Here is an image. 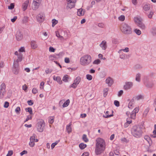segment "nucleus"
Listing matches in <instances>:
<instances>
[{"mask_svg": "<svg viewBox=\"0 0 156 156\" xmlns=\"http://www.w3.org/2000/svg\"><path fill=\"white\" fill-rule=\"evenodd\" d=\"M51 22L52 23V26L54 27L58 23V21L56 19H54L52 20Z\"/></svg>", "mask_w": 156, "mask_h": 156, "instance_id": "obj_32", "label": "nucleus"}, {"mask_svg": "<svg viewBox=\"0 0 156 156\" xmlns=\"http://www.w3.org/2000/svg\"><path fill=\"white\" fill-rule=\"evenodd\" d=\"M151 32L153 34V35H156V28H153L151 30Z\"/></svg>", "mask_w": 156, "mask_h": 156, "instance_id": "obj_62", "label": "nucleus"}, {"mask_svg": "<svg viewBox=\"0 0 156 156\" xmlns=\"http://www.w3.org/2000/svg\"><path fill=\"white\" fill-rule=\"evenodd\" d=\"M136 99L139 100L140 99H142L143 98V96L142 95H139L136 97Z\"/></svg>", "mask_w": 156, "mask_h": 156, "instance_id": "obj_47", "label": "nucleus"}, {"mask_svg": "<svg viewBox=\"0 0 156 156\" xmlns=\"http://www.w3.org/2000/svg\"><path fill=\"white\" fill-rule=\"evenodd\" d=\"M32 119V117L31 115H28L26 119L24 121V122H25L27 121H28L29 120L31 119Z\"/></svg>", "mask_w": 156, "mask_h": 156, "instance_id": "obj_60", "label": "nucleus"}, {"mask_svg": "<svg viewBox=\"0 0 156 156\" xmlns=\"http://www.w3.org/2000/svg\"><path fill=\"white\" fill-rule=\"evenodd\" d=\"M19 53H21L22 52H25V49L24 47H22L19 48L17 51Z\"/></svg>", "mask_w": 156, "mask_h": 156, "instance_id": "obj_37", "label": "nucleus"}, {"mask_svg": "<svg viewBox=\"0 0 156 156\" xmlns=\"http://www.w3.org/2000/svg\"><path fill=\"white\" fill-rule=\"evenodd\" d=\"M37 21L40 22H41L43 21L44 20V16L43 13H40L39 14L37 17Z\"/></svg>", "mask_w": 156, "mask_h": 156, "instance_id": "obj_16", "label": "nucleus"}, {"mask_svg": "<svg viewBox=\"0 0 156 156\" xmlns=\"http://www.w3.org/2000/svg\"><path fill=\"white\" fill-rule=\"evenodd\" d=\"M143 9L145 11H148L150 9V5H145L143 7Z\"/></svg>", "mask_w": 156, "mask_h": 156, "instance_id": "obj_31", "label": "nucleus"}, {"mask_svg": "<svg viewBox=\"0 0 156 156\" xmlns=\"http://www.w3.org/2000/svg\"><path fill=\"white\" fill-rule=\"evenodd\" d=\"M81 80V79L80 77H77L74 81L73 83L77 84V85L80 82Z\"/></svg>", "mask_w": 156, "mask_h": 156, "instance_id": "obj_24", "label": "nucleus"}, {"mask_svg": "<svg viewBox=\"0 0 156 156\" xmlns=\"http://www.w3.org/2000/svg\"><path fill=\"white\" fill-rule=\"evenodd\" d=\"M150 108L149 107L146 108L144 111L143 114V117H146L149 111Z\"/></svg>", "mask_w": 156, "mask_h": 156, "instance_id": "obj_25", "label": "nucleus"}, {"mask_svg": "<svg viewBox=\"0 0 156 156\" xmlns=\"http://www.w3.org/2000/svg\"><path fill=\"white\" fill-rule=\"evenodd\" d=\"M101 62V61L99 59H97L95 60L93 62V64H94L98 65Z\"/></svg>", "mask_w": 156, "mask_h": 156, "instance_id": "obj_45", "label": "nucleus"}, {"mask_svg": "<svg viewBox=\"0 0 156 156\" xmlns=\"http://www.w3.org/2000/svg\"><path fill=\"white\" fill-rule=\"evenodd\" d=\"M79 147L81 149H83L86 147L87 145L83 143H81L79 144Z\"/></svg>", "mask_w": 156, "mask_h": 156, "instance_id": "obj_35", "label": "nucleus"}, {"mask_svg": "<svg viewBox=\"0 0 156 156\" xmlns=\"http://www.w3.org/2000/svg\"><path fill=\"white\" fill-rule=\"evenodd\" d=\"M144 138L149 143V146H151L152 144V141L151 138L148 135H145L144 136Z\"/></svg>", "mask_w": 156, "mask_h": 156, "instance_id": "obj_18", "label": "nucleus"}, {"mask_svg": "<svg viewBox=\"0 0 156 156\" xmlns=\"http://www.w3.org/2000/svg\"><path fill=\"white\" fill-rule=\"evenodd\" d=\"M93 78L92 76L90 74H87L86 75V78L88 80H91Z\"/></svg>", "mask_w": 156, "mask_h": 156, "instance_id": "obj_46", "label": "nucleus"}, {"mask_svg": "<svg viewBox=\"0 0 156 156\" xmlns=\"http://www.w3.org/2000/svg\"><path fill=\"white\" fill-rule=\"evenodd\" d=\"M14 54L17 56V59L15 61H14V63L18 64L19 62H21L23 58V55L22 53H19L17 51H16L14 53Z\"/></svg>", "mask_w": 156, "mask_h": 156, "instance_id": "obj_9", "label": "nucleus"}, {"mask_svg": "<svg viewBox=\"0 0 156 156\" xmlns=\"http://www.w3.org/2000/svg\"><path fill=\"white\" fill-rule=\"evenodd\" d=\"M132 134L136 138L140 137L142 135V131L141 127L140 126H134L131 130Z\"/></svg>", "mask_w": 156, "mask_h": 156, "instance_id": "obj_3", "label": "nucleus"}, {"mask_svg": "<svg viewBox=\"0 0 156 156\" xmlns=\"http://www.w3.org/2000/svg\"><path fill=\"white\" fill-rule=\"evenodd\" d=\"M71 123H70L69 125L66 126V130L68 133H69L72 132V128L71 126Z\"/></svg>", "mask_w": 156, "mask_h": 156, "instance_id": "obj_23", "label": "nucleus"}, {"mask_svg": "<svg viewBox=\"0 0 156 156\" xmlns=\"http://www.w3.org/2000/svg\"><path fill=\"white\" fill-rule=\"evenodd\" d=\"M52 70L51 69H47L45 70V72L47 74L50 73L52 72Z\"/></svg>", "mask_w": 156, "mask_h": 156, "instance_id": "obj_61", "label": "nucleus"}, {"mask_svg": "<svg viewBox=\"0 0 156 156\" xmlns=\"http://www.w3.org/2000/svg\"><path fill=\"white\" fill-rule=\"evenodd\" d=\"M77 86V85L74 83H73L70 86H69L70 88H73L74 89L76 88Z\"/></svg>", "mask_w": 156, "mask_h": 156, "instance_id": "obj_52", "label": "nucleus"}, {"mask_svg": "<svg viewBox=\"0 0 156 156\" xmlns=\"http://www.w3.org/2000/svg\"><path fill=\"white\" fill-rule=\"evenodd\" d=\"M132 122L131 121H128L127 120L126 122L124 124V127L125 128H126L129 126V124L131 123Z\"/></svg>", "mask_w": 156, "mask_h": 156, "instance_id": "obj_41", "label": "nucleus"}, {"mask_svg": "<svg viewBox=\"0 0 156 156\" xmlns=\"http://www.w3.org/2000/svg\"><path fill=\"white\" fill-rule=\"evenodd\" d=\"M106 83L109 86H111L113 83V80L112 78L110 77H108L105 80Z\"/></svg>", "mask_w": 156, "mask_h": 156, "instance_id": "obj_15", "label": "nucleus"}, {"mask_svg": "<svg viewBox=\"0 0 156 156\" xmlns=\"http://www.w3.org/2000/svg\"><path fill=\"white\" fill-rule=\"evenodd\" d=\"M54 117L53 116H51L49 117L48 122L51 124L54 121Z\"/></svg>", "mask_w": 156, "mask_h": 156, "instance_id": "obj_39", "label": "nucleus"}, {"mask_svg": "<svg viewBox=\"0 0 156 156\" xmlns=\"http://www.w3.org/2000/svg\"><path fill=\"white\" fill-rule=\"evenodd\" d=\"M136 114V113L133 112V111H132V113L131 114V118L133 119H135V118Z\"/></svg>", "mask_w": 156, "mask_h": 156, "instance_id": "obj_53", "label": "nucleus"}, {"mask_svg": "<svg viewBox=\"0 0 156 156\" xmlns=\"http://www.w3.org/2000/svg\"><path fill=\"white\" fill-rule=\"evenodd\" d=\"M82 139L83 140L86 142H87L88 141V139L87 138L86 135L85 134H83V136Z\"/></svg>", "mask_w": 156, "mask_h": 156, "instance_id": "obj_42", "label": "nucleus"}, {"mask_svg": "<svg viewBox=\"0 0 156 156\" xmlns=\"http://www.w3.org/2000/svg\"><path fill=\"white\" fill-rule=\"evenodd\" d=\"M133 104L132 102L130 101L128 104V107L130 109H132L133 106Z\"/></svg>", "mask_w": 156, "mask_h": 156, "instance_id": "obj_54", "label": "nucleus"}, {"mask_svg": "<svg viewBox=\"0 0 156 156\" xmlns=\"http://www.w3.org/2000/svg\"><path fill=\"white\" fill-rule=\"evenodd\" d=\"M99 46L102 50H105L107 48L106 41L105 40L102 41Z\"/></svg>", "mask_w": 156, "mask_h": 156, "instance_id": "obj_17", "label": "nucleus"}, {"mask_svg": "<svg viewBox=\"0 0 156 156\" xmlns=\"http://www.w3.org/2000/svg\"><path fill=\"white\" fill-rule=\"evenodd\" d=\"M49 58L50 60L52 61L55 60L56 57L55 55H51L49 56Z\"/></svg>", "mask_w": 156, "mask_h": 156, "instance_id": "obj_50", "label": "nucleus"}, {"mask_svg": "<svg viewBox=\"0 0 156 156\" xmlns=\"http://www.w3.org/2000/svg\"><path fill=\"white\" fill-rule=\"evenodd\" d=\"M42 0H33L32 3V9L33 10H36L39 7Z\"/></svg>", "mask_w": 156, "mask_h": 156, "instance_id": "obj_7", "label": "nucleus"}, {"mask_svg": "<svg viewBox=\"0 0 156 156\" xmlns=\"http://www.w3.org/2000/svg\"><path fill=\"white\" fill-rule=\"evenodd\" d=\"M45 126V123L43 120L39 119L38 120L36 127L37 131L40 132H42Z\"/></svg>", "mask_w": 156, "mask_h": 156, "instance_id": "obj_5", "label": "nucleus"}, {"mask_svg": "<svg viewBox=\"0 0 156 156\" xmlns=\"http://www.w3.org/2000/svg\"><path fill=\"white\" fill-rule=\"evenodd\" d=\"M91 62V57L88 55H86L83 56L80 58V64L84 66L89 65Z\"/></svg>", "mask_w": 156, "mask_h": 156, "instance_id": "obj_2", "label": "nucleus"}, {"mask_svg": "<svg viewBox=\"0 0 156 156\" xmlns=\"http://www.w3.org/2000/svg\"><path fill=\"white\" fill-rule=\"evenodd\" d=\"M29 2V0H27L23 4L22 7L23 11H25L27 8Z\"/></svg>", "mask_w": 156, "mask_h": 156, "instance_id": "obj_19", "label": "nucleus"}, {"mask_svg": "<svg viewBox=\"0 0 156 156\" xmlns=\"http://www.w3.org/2000/svg\"><path fill=\"white\" fill-rule=\"evenodd\" d=\"M141 74L138 73L136 74V80L138 82H140V81Z\"/></svg>", "mask_w": 156, "mask_h": 156, "instance_id": "obj_28", "label": "nucleus"}, {"mask_svg": "<svg viewBox=\"0 0 156 156\" xmlns=\"http://www.w3.org/2000/svg\"><path fill=\"white\" fill-rule=\"evenodd\" d=\"M114 104L116 106L118 107L119 106V102L117 101H115Z\"/></svg>", "mask_w": 156, "mask_h": 156, "instance_id": "obj_64", "label": "nucleus"}, {"mask_svg": "<svg viewBox=\"0 0 156 156\" xmlns=\"http://www.w3.org/2000/svg\"><path fill=\"white\" fill-rule=\"evenodd\" d=\"M95 153L96 154L98 155L102 153L105 148V141L101 138H98L96 140Z\"/></svg>", "mask_w": 156, "mask_h": 156, "instance_id": "obj_1", "label": "nucleus"}, {"mask_svg": "<svg viewBox=\"0 0 156 156\" xmlns=\"http://www.w3.org/2000/svg\"><path fill=\"white\" fill-rule=\"evenodd\" d=\"M108 88H105L103 90V95L104 97H105L107 95L108 92Z\"/></svg>", "mask_w": 156, "mask_h": 156, "instance_id": "obj_38", "label": "nucleus"}, {"mask_svg": "<svg viewBox=\"0 0 156 156\" xmlns=\"http://www.w3.org/2000/svg\"><path fill=\"white\" fill-rule=\"evenodd\" d=\"M32 92L34 94H35L38 92L37 89L35 88H34L32 90Z\"/></svg>", "mask_w": 156, "mask_h": 156, "instance_id": "obj_55", "label": "nucleus"}, {"mask_svg": "<svg viewBox=\"0 0 156 156\" xmlns=\"http://www.w3.org/2000/svg\"><path fill=\"white\" fill-rule=\"evenodd\" d=\"M12 69L13 72L15 74L17 75L19 72V64L16 63H14Z\"/></svg>", "mask_w": 156, "mask_h": 156, "instance_id": "obj_12", "label": "nucleus"}, {"mask_svg": "<svg viewBox=\"0 0 156 156\" xmlns=\"http://www.w3.org/2000/svg\"><path fill=\"white\" fill-rule=\"evenodd\" d=\"M109 111H107L105 113V115H103V116L105 118H108V117H110L113 115L112 114L111 115H108Z\"/></svg>", "mask_w": 156, "mask_h": 156, "instance_id": "obj_36", "label": "nucleus"}, {"mask_svg": "<svg viewBox=\"0 0 156 156\" xmlns=\"http://www.w3.org/2000/svg\"><path fill=\"white\" fill-rule=\"evenodd\" d=\"M120 29L121 31L125 34H130L132 32L130 27L128 24L125 23L122 24Z\"/></svg>", "mask_w": 156, "mask_h": 156, "instance_id": "obj_4", "label": "nucleus"}, {"mask_svg": "<svg viewBox=\"0 0 156 156\" xmlns=\"http://www.w3.org/2000/svg\"><path fill=\"white\" fill-rule=\"evenodd\" d=\"M139 107H137L133 111V112H135L136 113H137L139 111Z\"/></svg>", "mask_w": 156, "mask_h": 156, "instance_id": "obj_59", "label": "nucleus"}, {"mask_svg": "<svg viewBox=\"0 0 156 156\" xmlns=\"http://www.w3.org/2000/svg\"><path fill=\"white\" fill-rule=\"evenodd\" d=\"M31 46L32 49H35L38 47L36 42L34 41H32L31 42Z\"/></svg>", "mask_w": 156, "mask_h": 156, "instance_id": "obj_22", "label": "nucleus"}, {"mask_svg": "<svg viewBox=\"0 0 156 156\" xmlns=\"http://www.w3.org/2000/svg\"><path fill=\"white\" fill-rule=\"evenodd\" d=\"M67 2L66 8L71 9L74 7L76 0H66Z\"/></svg>", "mask_w": 156, "mask_h": 156, "instance_id": "obj_10", "label": "nucleus"}, {"mask_svg": "<svg viewBox=\"0 0 156 156\" xmlns=\"http://www.w3.org/2000/svg\"><path fill=\"white\" fill-rule=\"evenodd\" d=\"M118 19L119 20L121 21H123L125 20V16L124 15H122L118 17Z\"/></svg>", "mask_w": 156, "mask_h": 156, "instance_id": "obj_43", "label": "nucleus"}, {"mask_svg": "<svg viewBox=\"0 0 156 156\" xmlns=\"http://www.w3.org/2000/svg\"><path fill=\"white\" fill-rule=\"evenodd\" d=\"M6 86L5 83H2L0 86V98H2L5 93Z\"/></svg>", "mask_w": 156, "mask_h": 156, "instance_id": "obj_8", "label": "nucleus"}, {"mask_svg": "<svg viewBox=\"0 0 156 156\" xmlns=\"http://www.w3.org/2000/svg\"><path fill=\"white\" fill-rule=\"evenodd\" d=\"M154 130L153 131V135H151V136L153 138H156V124L154 125Z\"/></svg>", "mask_w": 156, "mask_h": 156, "instance_id": "obj_29", "label": "nucleus"}, {"mask_svg": "<svg viewBox=\"0 0 156 156\" xmlns=\"http://www.w3.org/2000/svg\"><path fill=\"white\" fill-rule=\"evenodd\" d=\"M85 10L82 9H78L77 14L78 16H82L84 14Z\"/></svg>", "mask_w": 156, "mask_h": 156, "instance_id": "obj_20", "label": "nucleus"}, {"mask_svg": "<svg viewBox=\"0 0 156 156\" xmlns=\"http://www.w3.org/2000/svg\"><path fill=\"white\" fill-rule=\"evenodd\" d=\"M44 82H42L40 84V88L41 89H44Z\"/></svg>", "mask_w": 156, "mask_h": 156, "instance_id": "obj_51", "label": "nucleus"}, {"mask_svg": "<svg viewBox=\"0 0 156 156\" xmlns=\"http://www.w3.org/2000/svg\"><path fill=\"white\" fill-rule=\"evenodd\" d=\"M55 49L53 47H50L49 48V51L50 52H54L55 51Z\"/></svg>", "mask_w": 156, "mask_h": 156, "instance_id": "obj_57", "label": "nucleus"}, {"mask_svg": "<svg viewBox=\"0 0 156 156\" xmlns=\"http://www.w3.org/2000/svg\"><path fill=\"white\" fill-rule=\"evenodd\" d=\"M133 85V83L132 82H126L124 86V89L125 90H128L130 89L132 87Z\"/></svg>", "mask_w": 156, "mask_h": 156, "instance_id": "obj_13", "label": "nucleus"}, {"mask_svg": "<svg viewBox=\"0 0 156 156\" xmlns=\"http://www.w3.org/2000/svg\"><path fill=\"white\" fill-rule=\"evenodd\" d=\"M16 37L17 41L21 40L23 38V35L21 32L19 30L18 31L16 32Z\"/></svg>", "mask_w": 156, "mask_h": 156, "instance_id": "obj_14", "label": "nucleus"}, {"mask_svg": "<svg viewBox=\"0 0 156 156\" xmlns=\"http://www.w3.org/2000/svg\"><path fill=\"white\" fill-rule=\"evenodd\" d=\"M129 51V48L128 47H126L125 49H122L119 50L118 51V52L119 54H121L122 51H123L126 52H128Z\"/></svg>", "mask_w": 156, "mask_h": 156, "instance_id": "obj_27", "label": "nucleus"}, {"mask_svg": "<svg viewBox=\"0 0 156 156\" xmlns=\"http://www.w3.org/2000/svg\"><path fill=\"white\" fill-rule=\"evenodd\" d=\"M20 108L19 107H17L15 110V111L17 114H19L20 112Z\"/></svg>", "mask_w": 156, "mask_h": 156, "instance_id": "obj_48", "label": "nucleus"}, {"mask_svg": "<svg viewBox=\"0 0 156 156\" xmlns=\"http://www.w3.org/2000/svg\"><path fill=\"white\" fill-rule=\"evenodd\" d=\"M134 32L138 35H140L141 34V31L139 29H136L134 30Z\"/></svg>", "mask_w": 156, "mask_h": 156, "instance_id": "obj_44", "label": "nucleus"}, {"mask_svg": "<svg viewBox=\"0 0 156 156\" xmlns=\"http://www.w3.org/2000/svg\"><path fill=\"white\" fill-rule=\"evenodd\" d=\"M53 79L54 80H55L60 84H62V81L61 80V79L59 76H53Z\"/></svg>", "mask_w": 156, "mask_h": 156, "instance_id": "obj_21", "label": "nucleus"}, {"mask_svg": "<svg viewBox=\"0 0 156 156\" xmlns=\"http://www.w3.org/2000/svg\"><path fill=\"white\" fill-rule=\"evenodd\" d=\"M120 58L122 59H124L125 58V55L124 53L121 52V54H120Z\"/></svg>", "mask_w": 156, "mask_h": 156, "instance_id": "obj_49", "label": "nucleus"}, {"mask_svg": "<svg viewBox=\"0 0 156 156\" xmlns=\"http://www.w3.org/2000/svg\"><path fill=\"white\" fill-rule=\"evenodd\" d=\"M36 138V135L33 134L30 137V141L29 142V145L31 147H33L35 145V138Z\"/></svg>", "mask_w": 156, "mask_h": 156, "instance_id": "obj_11", "label": "nucleus"}, {"mask_svg": "<svg viewBox=\"0 0 156 156\" xmlns=\"http://www.w3.org/2000/svg\"><path fill=\"white\" fill-rule=\"evenodd\" d=\"M9 103L8 102L5 101L3 106L5 108H7L9 106Z\"/></svg>", "mask_w": 156, "mask_h": 156, "instance_id": "obj_58", "label": "nucleus"}, {"mask_svg": "<svg viewBox=\"0 0 156 156\" xmlns=\"http://www.w3.org/2000/svg\"><path fill=\"white\" fill-rule=\"evenodd\" d=\"M14 8V5L13 3L10 4V6H8V9H12Z\"/></svg>", "mask_w": 156, "mask_h": 156, "instance_id": "obj_63", "label": "nucleus"}, {"mask_svg": "<svg viewBox=\"0 0 156 156\" xmlns=\"http://www.w3.org/2000/svg\"><path fill=\"white\" fill-rule=\"evenodd\" d=\"M70 103V101L69 99H67L66 101L62 105L63 107H66L68 106Z\"/></svg>", "mask_w": 156, "mask_h": 156, "instance_id": "obj_30", "label": "nucleus"}, {"mask_svg": "<svg viewBox=\"0 0 156 156\" xmlns=\"http://www.w3.org/2000/svg\"><path fill=\"white\" fill-rule=\"evenodd\" d=\"M26 111L28 112L30 115L33 114L32 109L31 108H26Z\"/></svg>", "mask_w": 156, "mask_h": 156, "instance_id": "obj_40", "label": "nucleus"}, {"mask_svg": "<svg viewBox=\"0 0 156 156\" xmlns=\"http://www.w3.org/2000/svg\"><path fill=\"white\" fill-rule=\"evenodd\" d=\"M59 142V140H58L56 141L55 143H53L51 145V149H53Z\"/></svg>", "mask_w": 156, "mask_h": 156, "instance_id": "obj_33", "label": "nucleus"}, {"mask_svg": "<svg viewBox=\"0 0 156 156\" xmlns=\"http://www.w3.org/2000/svg\"><path fill=\"white\" fill-rule=\"evenodd\" d=\"M69 78V76L67 75H65L63 77L62 80L65 82H68Z\"/></svg>", "mask_w": 156, "mask_h": 156, "instance_id": "obj_26", "label": "nucleus"}, {"mask_svg": "<svg viewBox=\"0 0 156 156\" xmlns=\"http://www.w3.org/2000/svg\"><path fill=\"white\" fill-rule=\"evenodd\" d=\"M56 35L60 40H64L63 37L61 36L58 32H56Z\"/></svg>", "mask_w": 156, "mask_h": 156, "instance_id": "obj_34", "label": "nucleus"}, {"mask_svg": "<svg viewBox=\"0 0 156 156\" xmlns=\"http://www.w3.org/2000/svg\"><path fill=\"white\" fill-rule=\"evenodd\" d=\"M134 20L135 22L139 27L142 30L145 29L146 27L145 25L142 23V19L137 17H135L134 18Z\"/></svg>", "mask_w": 156, "mask_h": 156, "instance_id": "obj_6", "label": "nucleus"}, {"mask_svg": "<svg viewBox=\"0 0 156 156\" xmlns=\"http://www.w3.org/2000/svg\"><path fill=\"white\" fill-rule=\"evenodd\" d=\"M13 154V152L12 150L9 151L6 156H11Z\"/></svg>", "mask_w": 156, "mask_h": 156, "instance_id": "obj_56", "label": "nucleus"}]
</instances>
